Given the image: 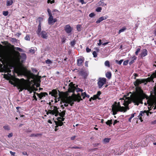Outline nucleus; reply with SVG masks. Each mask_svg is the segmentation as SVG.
<instances>
[{"label": "nucleus", "instance_id": "nucleus-1", "mask_svg": "<svg viewBox=\"0 0 156 156\" xmlns=\"http://www.w3.org/2000/svg\"><path fill=\"white\" fill-rule=\"evenodd\" d=\"M145 81L144 79H137L134 83L136 87L135 91L132 94L131 98L133 102L135 105H138L140 103L143 104V100L147 96L141 87L139 86L140 84L145 83Z\"/></svg>", "mask_w": 156, "mask_h": 156}, {"label": "nucleus", "instance_id": "nucleus-2", "mask_svg": "<svg viewBox=\"0 0 156 156\" xmlns=\"http://www.w3.org/2000/svg\"><path fill=\"white\" fill-rule=\"evenodd\" d=\"M25 81V80L23 78L17 83L16 87L18 89L20 90V92L22 91L23 89H27V86Z\"/></svg>", "mask_w": 156, "mask_h": 156}, {"label": "nucleus", "instance_id": "nucleus-3", "mask_svg": "<svg viewBox=\"0 0 156 156\" xmlns=\"http://www.w3.org/2000/svg\"><path fill=\"white\" fill-rule=\"evenodd\" d=\"M19 72L23 75H26L28 78L29 79L31 78L34 79H36L37 75H35L33 73L29 71L28 73H26V72L24 70L21 69L19 70Z\"/></svg>", "mask_w": 156, "mask_h": 156}, {"label": "nucleus", "instance_id": "nucleus-4", "mask_svg": "<svg viewBox=\"0 0 156 156\" xmlns=\"http://www.w3.org/2000/svg\"><path fill=\"white\" fill-rule=\"evenodd\" d=\"M16 53L18 55L17 60L18 62L21 63H23L27 58L26 54L23 53L20 55V53L18 51H16Z\"/></svg>", "mask_w": 156, "mask_h": 156}, {"label": "nucleus", "instance_id": "nucleus-5", "mask_svg": "<svg viewBox=\"0 0 156 156\" xmlns=\"http://www.w3.org/2000/svg\"><path fill=\"white\" fill-rule=\"evenodd\" d=\"M152 136L151 135H147L145 137V140H146V142L145 144H144V140L142 141L141 142L140 144L142 147H145L147 146L148 142L151 140V137Z\"/></svg>", "mask_w": 156, "mask_h": 156}, {"label": "nucleus", "instance_id": "nucleus-6", "mask_svg": "<svg viewBox=\"0 0 156 156\" xmlns=\"http://www.w3.org/2000/svg\"><path fill=\"white\" fill-rule=\"evenodd\" d=\"M106 79L105 78H99L98 82V84L99 88H101L106 83Z\"/></svg>", "mask_w": 156, "mask_h": 156}, {"label": "nucleus", "instance_id": "nucleus-7", "mask_svg": "<svg viewBox=\"0 0 156 156\" xmlns=\"http://www.w3.org/2000/svg\"><path fill=\"white\" fill-rule=\"evenodd\" d=\"M75 84L73 83H71L69 85V88L68 91L69 92H73L74 93V92L76 89V87L75 86Z\"/></svg>", "mask_w": 156, "mask_h": 156}, {"label": "nucleus", "instance_id": "nucleus-8", "mask_svg": "<svg viewBox=\"0 0 156 156\" xmlns=\"http://www.w3.org/2000/svg\"><path fill=\"white\" fill-rule=\"evenodd\" d=\"M71 96H73V98L74 99V101L79 102L81 100H83L79 93H78L76 95L74 93H73Z\"/></svg>", "mask_w": 156, "mask_h": 156}, {"label": "nucleus", "instance_id": "nucleus-9", "mask_svg": "<svg viewBox=\"0 0 156 156\" xmlns=\"http://www.w3.org/2000/svg\"><path fill=\"white\" fill-rule=\"evenodd\" d=\"M51 11V10H47L49 16V17L48 19V23L50 25L52 24V21L53 20V17L52 16Z\"/></svg>", "mask_w": 156, "mask_h": 156}, {"label": "nucleus", "instance_id": "nucleus-10", "mask_svg": "<svg viewBox=\"0 0 156 156\" xmlns=\"http://www.w3.org/2000/svg\"><path fill=\"white\" fill-rule=\"evenodd\" d=\"M6 42L8 44V46H10L11 48L13 49V51H15L14 50L16 49L20 52H22L23 51V50L21 48L17 47H15L14 45H11L10 43H8L7 41H6Z\"/></svg>", "mask_w": 156, "mask_h": 156}, {"label": "nucleus", "instance_id": "nucleus-11", "mask_svg": "<svg viewBox=\"0 0 156 156\" xmlns=\"http://www.w3.org/2000/svg\"><path fill=\"white\" fill-rule=\"evenodd\" d=\"M149 113L148 112V111H146L145 110L144 111H140L139 114V115L138 116V118H139L140 119V120L141 122H142L143 120L142 119V117L143 116V114H145L147 115V116H148L149 115Z\"/></svg>", "mask_w": 156, "mask_h": 156}, {"label": "nucleus", "instance_id": "nucleus-12", "mask_svg": "<svg viewBox=\"0 0 156 156\" xmlns=\"http://www.w3.org/2000/svg\"><path fill=\"white\" fill-rule=\"evenodd\" d=\"M39 36H41V37L44 39H46L48 36V34L44 30H42L40 32L39 34H38Z\"/></svg>", "mask_w": 156, "mask_h": 156}, {"label": "nucleus", "instance_id": "nucleus-13", "mask_svg": "<svg viewBox=\"0 0 156 156\" xmlns=\"http://www.w3.org/2000/svg\"><path fill=\"white\" fill-rule=\"evenodd\" d=\"M64 30L67 33L69 34L72 30V28L69 25H66L64 27Z\"/></svg>", "mask_w": 156, "mask_h": 156}, {"label": "nucleus", "instance_id": "nucleus-14", "mask_svg": "<svg viewBox=\"0 0 156 156\" xmlns=\"http://www.w3.org/2000/svg\"><path fill=\"white\" fill-rule=\"evenodd\" d=\"M74 99L73 98V96H69L67 98V101L71 106H72L74 104V102L75 101Z\"/></svg>", "mask_w": 156, "mask_h": 156}, {"label": "nucleus", "instance_id": "nucleus-15", "mask_svg": "<svg viewBox=\"0 0 156 156\" xmlns=\"http://www.w3.org/2000/svg\"><path fill=\"white\" fill-rule=\"evenodd\" d=\"M34 94H36L40 99H41L43 97H45L46 96L48 95V93L46 92H41L39 94L34 92Z\"/></svg>", "mask_w": 156, "mask_h": 156}, {"label": "nucleus", "instance_id": "nucleus-16", "mask_svg": "<svg viewBox=\"0 0 156 156\" xmlns=\"http://www.w3.org/2000/svg\"><path fill=\"white\" fill-rule=\"evenodd\" d=\"M147 55V51L146 49L143 50L140 55V57L143 58V57L146 56Z\"/></svg>", "mask_w": 156, "mask_h": 156}, {"label": "nucleus", "instance_id": "nucleus-17", "mask_svg": "<svg viewBox=\"0 0 156 156\" xmlns=\"http://www.w3.org/2000/svg\"><path fill=\"white\" fill-rule=\"evenodd\" d=\"M101 92L99 91L97 92V93L96 94L94 95L92 97V98H93V100H96V99H98V100L101 99V98H99V96L101 94Z\"/></svg>", "mask_w": 156, "mask_h": 156}, {"label": "nucleus", "instance_id": "nucleus-18", "mask_svg": "<svg viewBox=\"0 0 156 156\" xmlns=\"http://www.w3.org/2000/svg\"><path fill=\"white\" fill-rule=\"evenodd\" d=\"M49 94H51V96H54L55 97H57L58 92L56 89H53L52 91H50Z\"/></svg>", "mask_w": 156, "mask_h": 156}, {"label": "nucleus", "instance_id": "nucleus-19", "mask_svg": "<svg viewBox=\"0 0 156 156\" xmlns=\"http://www.w3.org/2000/svg\"><path fill=\"white\" fill-rule=\"evenodd\" d=\"M108 17V16L106 15L104 16H101L96 21V23H99L103 20L106 19Z\"/></svg>", "mask_w": 156, "mask_h": 156}, {"label": "nucleus", "instance_id": "nucleus-20", "mask_svg": "<svg viewBox=\"0 0 156 156\" xmlns=\"http://www.w3.org/2000/svg\"><path fill=\"white\" fill-rule=\"evenodd\" d=\"M127 109H129V108L128 107L127 108L123 106H119V108H118L117 107V109L119 112H125L126 111Z\"/></svg>", "mask_w": 156, "mask_h": 156}, {"label": "nucleus", "instance_id": "nucleus-21", "mask_svg": "<svg viewBox=\"0 0 156 156\" xmlns=\"http://www.w3.org/2000/svg\"><path fill=\"white\" fill-rule=\"evenodd\" d=\"M54 109L53 110V112L54 113V115L55 116H57L58 115H59V112L58 110V108L56 106H54Z\"/></svg>", "mask_w": 156, "mask_h": 156}, {"label": "nucleus", "instance_id": "nucleus-22", "mask_svg": "<svg viewBox=\"0 0 156 156\" xmlns=\"http://www.w3.org/2000/svg\"><path fill=\"white\" fill-rule=\"evenodd\" d=\"M79 75L83 76L84 79L86 78L87 76V73L83 70L80 71L79 72Z\"/></svg>", "mask_w": 156, "mask_h": 156}, {"label": "nucleus", "instance_id": "nucleus-23", "mask_svg": "<svg viewBox=\"0 0 156 156\" xmlns=\"http://www.w3.org/2000/svg\"><path fill=\"white\" fill-rule=\"evenodd\" d=\"M84 61V58L83 59L81 58H79L77 59V65L78 66H81L82 65L83 62Z\"/></svg>", "mask_w": 156, "mask_h": 156}, {"label": "nucleus", "instance_id": "nucleus-24", "mask_svg": "<svg viewBox=\"0 0 156 156\" xmlns=\"http://www.w3.org/2000/svg\"><path fill=\"white\" fill-rule=\"evenodd\" d=\"M153 78L151 76L150 77H149L147 79H144V80L145 81V82H146L145 83V84H146L148 82H150L152 81H153V82H154V81L153 80Z\"/></svg>", "mask_w": 156, "mask_h": 156}, {"label": "nucleus", "instance_id": "nucleus-25", "mask_svg": "<svg viewBox=\"0 0 156 156\" xmlns=\"http://www.w3.org/2000/svg\"><path fill=\"white\" fill-rule=\"evenodd\" d=\"M104 0H100L97 4V5L98 6H104L106 5V4L104 2Z\"/></svg>", "mask_w": 156, "mask_h": 156}, {"label": "nucleus", "instance_id": "nucleus-26", "mask_svg": "<svg viewBox=\"0 0 156 156\" xmlns=\"http://www.w3.org/2000/svg\"><path fill=\"white\" fill-rule=\"evenodd\" d=\"M112 110L113 115H115L117 114V112H119L117 109V107L116 106H115V107H112Z\"/></svg>", "mask_w": 156, "mask_h": 156}, {"label": "nucleus", "instance_id": "nucleus-27", "mask_svg": "<svg viewBox=\"0 0 156 156\" xmlns=\"http://www.w3.org/2000/svg\"><path fill=\"white\" fill-rule=\"evenodd\" d=\"M41 23L40 21H39V23L38 26V29L36 31V33L37 34H40L41 31Z\"/></svg>", "mask_w": 156, "mask_h": 156}, {"label": "nucleus", "instance_id": "nucleus-28", "mask_svg": "<svg viewBox=\"0 0 156 156\" xmlns=\"http://www.w3.org/2000/svg\"><path fill=\"white\" fill-rule=\"evenodd\" d=\"M137 58V57H136L135 56H133L131 58V60L129 62V65H130L133 63H134L135 62V61L136 60Z\"/></svg>", "mask_w": 156, "mask_h": 156}, {"label": "nucleus", "instance_id": "nucleus-29", "mask_svg": "<svg viewBox=\"0 0 156 156\" xmlns=\"http://www.w3.org/2000/svg\"><path fill=\"white\" fill-rule=\"evenodd\" d=\"M42 135V133H36V134H34V133H33L31 134L30 136L31 137H37L38 136H40L41 137Z\"/></svg>", "mask_w": 156, "mask_h": 156}, {"label": "nucleus", "instance_id": "nucleus-30", "mask_svg": "<svg viewBox=\"0 0 156 156\" xmlns=\"http://www.w3.org/2000/svg\"><path fill=\"white\" fill-rule=\"evenodd\" d=\"M106 77L108 79L111 78L112 77V73L110 72H107L105 74Z\"/></svg>", "mask_w": 156, "mask_h": 156}, {"label": "nucleus", "instance_id": "nucleus-31", "mask_svg": "<svg viewBox=\"0 0 156 156\" xmlns=\"http://www.w3.org/2000/svg\"><path fill=\"white\" fill-rule=\"evenodd\" d=\"M81 96L83 97V98L84 99L85 97L89 98L90 97V95L87 94L85 92L82 93Z\"/></svg>", "mask_w": 156, "mask_h": 156}, {"label": "nucleus", "instance_id": "nucleus-32", "mask_svg": "<svg viewBox=\"0 0 156 156\" xmlns=\"http://www.w3.org/2000/svg\"><path fill=\"white\" fill-rule=\"evenodd\" d=\"M112 119L108 120V121L106 122V124L108 126H111V125L112 124Z\"/></svg>", "mask_w": 156, "mask_h": 156}, {"label": "nucleus", "instance_id": "nucleus-33", "mask_svg": "<svg viewBox=\"0 0 156 156\" xmlns=\"http://www.w3.org/2000/svg\"><path fill=\"white\" fill-rule=\"evenodd\" d=\"M3 127L5 130L9 131L10 129L9 126L8 125L4 126Z\"/></svg>", "mask_w": 156, "mask_h": 156}, {"label": "nucleus", "instance_id": "nucleus-34", "mask_svg": "<svg viewBox=\"0 0 156 156\" xmlns=\"http://www.w3.org/2000/svg\"><path fill=\"white\" fill-rule=\"evenodd\" d=\"M66 112V110H64L61 112H59V115L62 117H64L65 116Z\"/></svg>", "mask_w": 156, "mask_h": 156}, {"label": "nucleus", "instance_id": "nucleus-35", "mask_svg": "<svg viewBox=\"0 0 156 156\" xmlns=\"http://www.w3.org/2000/svg\"><path fill=\"white\" fill-rule=\"evenodd\" d=\"M13 1L12 0H7L6 2V5L8 6H10L12 4Z\"/></svg>", "mask_w": 156, "mask_h": 156}, {"label": "nucleus", "instance_id": "nucleus-36", "mask_svg": "<svg viewBox=\"0 0 156 156\" xmlns=\"http://www.w3.org/2000/svg\"><path fill=\"white\" fill-rule=\"evenodd\" d=\"M45 111L47 112L46 114L47 115H48L49 114H51L53 115H54V113L53 112V110H48V112H47V111L46 110Z\"/></svg>", "mask_w": 156, "mask_h": 156}, {"label": "nucleus", "instance_id": "nucleus-37", "mask_svg": "<svg viewBox=\"0 0 156 156\" xmlns=\"http://www.w3.org/2000/svg\"><path fill=\"white\" fill-rule=\"evenodd\" d=\"M110 140L111 138H106L104 139L103 141L105 143H108Z\"/></svg>", "mask_w": 156, "mask_h": 156}, {"label": "nucleus", "instance_id": "nucleus-38", "mask_svg": "<svg viewBox=\"0 0 156 156\" xmlns=\"http://www.w3.org/2000/svg\"><path fill=\"white\" fill-rule=\"evenodd\" d=\"M126 27H124L122 28L120 30L119 32L118 33L119 34H120L121 32H123L125 30H126Z\"/></svg>", "mask_w": 156, "mask_h": 156}, {"label": "nucleus", "instance_id": "nucleus-39", "mask_svg": "<svg viewBox=\"0 0 156 156\" xmlns=\"http://www.w3.org/2000/svg\"><path fill=\"white\" fill-rule=\"evenodd\" d=\"M140 48H137L136 49V51L135 52V55H138V53L140 51L141 49V47L140 46L139 47Z\"/></svg>", "mask_w": 156, "mask_h": 156}, {"label": "nucleus", "instance_id": "nucleus-40", "mask_svg": "<svg viewBox=\"0 0 156 156\" xmlns=\"http://www.w3.org/2000/svg\"><path fill=\"white\" fill-rule=\"evenodd\" d=\"M105 65L106 66H107L108 67H110V64L108 61L107 60L105 61Z\"/></svg>", "mask_w": 156, "mask_h": 156}, {"label": "nucleus", "instance_id": "nucleus-41", "mask_svg": "<svg viewBox=\"0 0 156 156\" xmlns=\"http://www.w3.org/2000/svg\"><path fill=\"white\" fill-rule=\"evenodd\" d=\"M39 73H38V74L37 75V78H36V80H37V81L38 82H41V76H38Z\"/></svg>", "mask_w": 156, "mask_h": 156}, {"label": "nucleus", "instance_id": "nucleus-42", "mask_svg": "<svg viewBox=\"0 0 156 156\" xmlns=\"http://www.w3.org/2000/svg\"><path fill=\"white\" fill-rule=\"evenodd\" d=\"M76 44V41L73 40V41H71L70 43V45L71 46L74 47Z\"/></svg>", "mask_w": 156, "mask_h": 156}, {"label": "nucleus", "instance_id": "nucleus-43", "mask_svg": "<svg viewBox=\"0 0 156 156\" xmlns=\"http://www.w3.org/2000/svg\"><path fill=\"white\" fill-rule=\"evenodd\" d=\"M81 26L80 24H78L76 26V29L77 30L80 31L81 30Z\"/></svg>", "mask_w": 156, "mask_h": 156}, {"label": "nucleus", "instance_id": "nucleus-44", "mask_svg": "<svg viewBox=\"0 0 156 156\" xmlns=\"http://www.w3.org/2000/svg\"><path fill=\"white\" fill-rule=\"evenodd\" d=\"M4 57L5 56L4 55L2 54L0 51V57L1 58H0V61H2V58L3 59Z\"/></svg>", "mask_w": 156, "mask_h": 156}, {"label": "nucleus", "instance_id": "nucleus-45", "mask_svg": "<svg viewBox=\"0 0 156 156\" xmlns=\"http://www.w3.org/2000/svg\"><path fill=\"white\" fill-rule=\"evenodd\" d=\"M123 61V59H121L119 61L118 60H115V62L118 64H119V65H121L122 64V62Z\"/></svg>", "mask_w": 156, "mask_h": 156}, {"label": "nucleus", "instance_id": "nucleus-46", "mask_svg": "<svg viewBox=\"0 0 156 156\" xmlns=\"http://www.w3.org/2000/svg\"><path fill=\"white\" fill-rule=\"evenodd\" d=\"M58 123H57L58 126H62L63 124V123L61 121H59L58 122Z\"/></svg>", "mask_w": 156, "mask_h": 156}, {"label": "nucleus", "instance_id": "nucleus-47", "mask_svg": "<svg viewBox=\"0 0 156 156\" xmlns=\"http://www.w3.org/2000/svg\"><path fill=\"white\" fill-rule=\"evenodd\" d=\"M45 63L47 64H51L52 63V62L49 59H48L45 61Z\"/></svg>", "mask_w": 156, "mask_h": 156}, {"label": "nucleus", "instance_id": "nucleus-48", "mask_svg": "<svg viewBox=\"0 0 156 156\" xmlns=\"http://www.w3.org/2000/svg\"><path fill=\"white\" fill-rule=\"evenodd\" d=\"M151 76L154 79V78H156V70L155 72L153 73L152 75Z\"/></svg>", "mask_w": 156, "mask_h": 156}, {"label": "nucleus", "instance_id": "nucleus-49", "mask_svg": "<svg viewBox=\"0 0 156 156\" xmlns=\"http://www.w3.org/2000/svg\"><path fill=\"white\" fill-rule=\"evenodd\" d=\"M9 12L8 11H4L3 12V14L5 16H7Z\"/></svg>", "mask_w": 156, "mask_h": 156}, {"label": "nucleus", "instance_id": "nucleus-50", "mask_svg": "<svg viewBox=\"0 0 156 156\" xmlns=\"http://www.w3.org/2000/svg\"><path fill=\"white\" fill-rule=\"evenodd\" d=\"M24 39L25 40L27 41L30 40V36L29 35H27V36L25 37Z\"/></svg>", "mask_w": 156, "mask_h": 156}, {"label": "nucleus", "instance_id": "nucleus-51", "mask_svg": "<svg viewBox=\"0 0 156 156\" xmlns=\"http://www.w3.org/2000/svg\"><path fill=\"white\" fill-rule=\"evenodd\" d=\"M128 62H129V60H128L125 61L123 62V65L124 66L127 65L128 64Z\"/></svg>", "mask_w": 156, "mask_h": 156}, {"label": "nucleus", "instance_id": "nucleus-52", "mask_svg": "<svg viewBox=\"0 0 156 156\" xmlns=\"http://www.w3.org/2000/svg\"><path fill=\"white\" fill-rule=\"evenodd\" d=\"M94 57H96L97 56V54L95 51H94L92 53Z\"/></svg>", "mask_w": 156, "mask_h": 156}, {"label": "nucleus", "instance_id": "nucleus-53", "mask_svg": "<svg viewBox=\"0 0 156 156\" xmlns=\"http://www.w3.org/2000/svg\"><path fill=\"white\" fill-rule=\"evenodd\" d=\"M55 2V0H48L47 2L48 3H50L51 4H52L54 3Z\"/></svg>", "mask_w": 156, "mask_h": 156}, {"label": "nucleus", "instance_id": "nucleus-54", "mask_svg": "<svg viewBox=\"0 0 156 156\" xmlns=\"http://www.w3.org/2000/svg\"><path fill=\"white\" fill-rule=\"evenodd\" d=\"M115 106H117V107L118 108H119V106H120L119 102L118 103V104L117 105H112V107H115Z\"/></svg>", "mask_w": 156, "mask_h": 156}, {"label": "nucleus", "instance_id": "nucleus-55", "mask_svg": "<svg viewBox=\"0 0 156 156\" xmlns=\"http://www.w3.org/2000/svg\"><path fill=\"white\" fill-rule=\"evenodd\" d=\"M95 15V14L94 13L92 12L89 15V16L90 17L92 18Z\"/></svg>", "mask_w": 156, "mask_h": 156}, {"label": "nucleus", "instance_id": "nucleus-56", "mask_svg": "<svg viewBox=\"0 0 156 156\" xmlns=\"http://www.w3.org/2000/svg\"><path fill=\"white\" fill-rule=\"evenodd\" d=\"M76 90L77 92H79L80 91L82 92L83 91V90L82 89L80 88H76Z\"/></svg>", "mask_w": 156, "mask_h": 156}, {"label": "nucleus", "instance_id": "nucleus-57", "mask_svg": "<svg viewBox=\"0 0 156 156\" xmlns=\"http://www.w3.org/2000/svg\"><path fill=\"white\" fill-rule=\"evenodd\" d=\"M86 51L87 52L89 53L91 51V49H90L88 47H87L86 48Z\"/></svg>", "mask_w": 156, "mask_h": 156}, {"label": "nucleus", "instance_id": "nucleus-58", "mask_svg": "<svg viewBox=\"0 0 156 156\" xmlns=\"http://www.w3.org/2000/svg\"><path fill=\"white\" fill-rule=\"evenodd\" d=\"M13 135V133H10L8 135V137L9 138H10L12 137Z\"/></svg>", "mask_w": 156, "mask_h": 156}, {"label": "nucleus", "instance_id": "nucleus-59", "mask_svg": "<svg viewBox=\"0 0 156 156\" xmlns=\"http://www.w3.org/2000/svg\"><path fill=\"white\" fill-rule=\"evenodd\" d=\"M119 122V121H117V120H114V122L113 123V125L114 126H115V124Z\"/></svg>", "mask_w": 156, "mask_h": 156}, {"label": "nucleus", "instance_id": "nucleus-60", "mask_svg": "<svg viewBox=\"0 0 156 156\" xmlns=\"http://www.w3.org/2000/svg\"><path fill=\"white\" fill-rule=\"evenodd\" d=\"M69 148H71V149H79L80 148V147L77 146H73L71 147H69Z\"/></svg>", "mask_w": 156, "mask_h": 156}, {"label": "nucleus", "instance_id": "nucleus-61", "mask_svg": "<svg viewBox=\"0 0 156 156\" xmlns=\"http://www.w3.org/2000/svg\"><path fill=\"white\" fill-rule=\"evenodd\" d=\"M64 102H65L66 103L64 105L65 106V107H67L68 106V102L67 101V102H65V101H64Z\"/></svg>", "mask_w": 156, "mask_h": 156}, {"label": "nucleus", "instance_id": "nucleus-62", "mask_svg": "<svg viewBox=\"0 0 156 156\" xmlns=\"http://www.w3.org/2000/svg\"><path fill=\"white\" fill-rule=\"evenodd\" d=\"M10 154H11L13 156H14L15 154V152H12V151H10Z\"/></svg>", "mask_w": 156, "mask_h": 156}, {"label": "nucleus", "instance_id": "nucleus-63", "mask_svg": "<svg viewBox=\"0 0 156 156\" xmlns=\"http://www.w3.org/2000/svg\"><path fill=\"white\" fill-rule=\"evenodd\" d=\"M55 124H56V126H55V127L56 128H58V126H58V124H57V123H58V122L56 121H55Z\"/></svg>", "mask_w": 156, "mask_h": 156}, {"label": "nucleus", "instance_id": "nucleus-64", "mask_svg": "<svg viewBox=\"0 0 156 156\" xmlns=\"http://www.w3.org/2000/svg\"><path fill=\"white\" fill-rule=\"evenodd\" d=\"M57 21V20L56 18L53 19V20L52 21V24H53L55 22H56Z\"/></svg>", "mask_w": 156, "mask_h": 156}]
</instances>
